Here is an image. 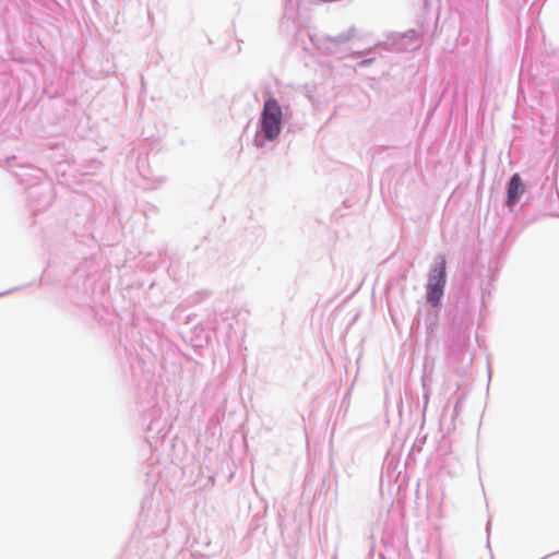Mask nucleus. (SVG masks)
Here are the masks:
<instances>
[{
    "label": "nucleus",
    "mask_w": 559,
    "mask_h": 559,
    "mask_svg": "<svg viewBox=\"0 0 559 559\" xmlns=\"http://www.w3.org/2000/svg\"><path fill=\"white\" fill-rule=\"evenodd\" d=\"M371 61H372V59H364L362 61H360V62L358 63V66H359V67H366V66L370 64V63H371Z\"/></svg>",
    "instance_id": "6"
},
{
    "label": "nucleus",
    "mask_w": 559,
    "mask_h": 559,
    "mask_svg": "<svg viewBox=\"0 0 559 559\" xmlns=\"http://www.w3.org/2000/svg\"><path fill=\"white\" fill-rule=\"evenodd\" d=\"M283 116L284 108L280 105L278 99L272 96L264 99L259 118L260 130L253 139L257 147H262L265 141L273 142L278 138L282 132Z\"/></svg>",
    "instance_id": "1"
},
{
    "label": "nucleus",
    "mask_w": 559,
    "mask_h": 559,
    "mask_svg": "<svg viewBox=\"0 0 559 559\" xmlns=\"http://www.w3.org/2000/svg\"><path fill=\"white\" fill-rule=\"evenodd\" d=\"M447 284L445 260L443 257H437L430 267L426 285L427 302L431 307H438L444 294Z\"/></svg>",
    "instance_id": "2"
},
{
    "label": "nucleus",
    "mask_w": 559,
    "mask_h": 559,
    "mask_svg": "<svg viewBox=\"0 0 559 559\" xmlns=\"http://www.w3.org/2000/svg\"><path fill=\"white\" fill-rule=\"evenodd\" d=\"M401 559H411V558H408V557H406V556H403Z\"/></svg>",
    "instance_id": "8"
},
{
    "label": "nucleus",
    "mask_w": 559,
    "mask_h": 559,
    "mask_svg": "<svg viewBox=\"0 0 559 559\" xmlns=\"http://www.w3.org/2000/svg\"><path fill=\"white\" fill-rule=\"evenodd\" d=\"M324 49H325V51H326V52H329V53H332V52H333V50H331V49H329V48H324Z\"/></svg>",
    "instance_id": "7"
},
{
    "label": "nucleus",
    "mask_w": 559,
    "mask_h": 559,
    "mask_svg": "<svg viewBox=\"0 0 559 559\" xmlns=\"http://www.w3.org/2000/svg\"><path fill=\"white\" fill-rule=\"evenodd\" d=\"M405 38H408L413 45L414 48H418L420 46V39L418 38V35L415 31H411L405 35Z\"/></svg>",
    "instance_id": "5"
},
{
    "label": "nucleus",
    "mask_w": 559,
    "mask_h": 559,
    "mask_svg": "<svg viewBox=\"0 0 559 559\" xmlns=\"http://www.w3.org/2000/svg\"><path fill=\"white\" fill-rule=\"evenodd\" d=\"M354 36H355V28L350 27L346 32H344V33H342V34H340V35H337L335 37H328L326 41L331 43V44H334V45H341V44L347 43Z\"/></svg>",
    "instance_id": "4"
},
{
    "label": "nucleus",
    "mask_w": 559,
    "mask_h": 559,
    "mask_svg": "<svg viewBox=\"0 0 559 559\" xmlns=\"http://www.w3.org/2000/svg\"><path fill=\"white\" fill-rule=\"evenodd\" d=\"M525 192V186L519 174L512 175L507 187V206L513 207Z\"/></svg>",
    "instance_id": "3"
}]
</instances>
